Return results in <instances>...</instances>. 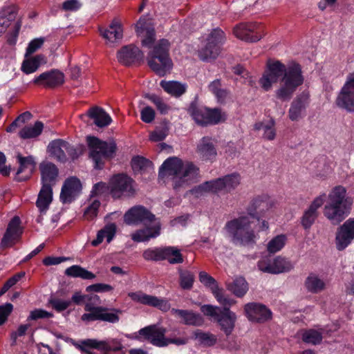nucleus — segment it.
Wrapping results in <instances>:
<instances>
[{
	"mask_svg": "<svg viewBox=\"0 0 354 354\" xmlns=\"http://www.w3.org/2000/svg\"><path fill=\"white\" fill-rule=\"evenodd\" d=\"M326 198L325 193L321 194L314 198L308 208L304 211L301 217V225L305 229H309L315 223L319 216L318 209L323 205Z\"/></svg>",
	"mask_w": 354,
	"mask_h": 354,
	"instance_id": "nucleus-18",
	"label": "nucleus"
},
{
	"mask_svg": "<svg viewBox=\"0 0 354 354\" xmlns=\"http://www.w3.org/2000/svg\"><path fill=\"white\" fill-rule=\"evenodd\" d=\"M189 113L199 125L216 124L226 120V114L220 109H208L191 106Z\"/></svg>",
	"mask_w": 354,
	"mask_h": 354,
	"instance_id": "nucleus-9",
	"label": "nucleus"
},
{
	"mask_svg": "<svg viewBox=\"0 0 354 354\" xmlns=\"http://www.w3.org/2000/svg\"><path fill=\"white\" fill-rule=\"evenodd\" d=\"M44 124L37 121L33 126H26L19 131V136L23 139L33 138L39 136L43 130Z\"/></svg>",
	"mask_w": 354,
	"mask_h": 354,
	"instance_id": "nucleus-42",
	"label": "nucleus"
},
{
	"mask_svg": "<svg viewBox=\"0 0 354 354\" xmlns=\"http://www.w3.org/2000/svg\"><path fill=\"white\" fill-rule=\"evenodd\" d=\"M244 310L247 317L251 322H264L271 318L270 310L261 304H247Z\"/></svg>",
	"mask_w": 354,
	"mask_h": 354,
	"instance_id": "nucleus-19",
	"label": "nucleus"
},
{
	"mask_svg": "<svg viewBox=\"0 0 354 354\" xmlns=\"http://www.w3.org/2000/svg\"><path fill=\"white\" fill-rule=\"evenodd\" d=\"M46 63V57L42 55H38L25 59L22 63L21 70L26 74L32 73L38 69L41 64Z\"/></svg>",
	"mask_w": 354,
	"mask_h": 354,
	"instance_id": "nucleus-40",
	"label": "nucleus"
},
{
	"mask_svg": "<svg viewBox=\"0 0 354 354\" xmlns=\"http://www.w3.org/2000/svg\"><path fill=\"white\" fill-rule=\"evenodd\" d=\"M145 97L154 104L160 114L165 115L169 111L170 106L160 96L155 94H146Z\"/></svg>",
	"mask_w": 354,
	"mask_h": 354,
	"instance_id": "nucleus-48",
	"label": "nucleus"
},
{
	"mask_svg": "<svg viewBox=\"0 0 354 354\" xmlns=\"http://www.w3.org/2000/svg\"><path fill=\"white\" fill-rule=\"evenodd\" d=\"M19 167L16 173V180L24 181L28 180L33 174L36 168V162L32 156H23L20 153L16 156Z\"/></svg>",
	"mask_w": 354,
	"mask_h": 354,
	"instance_id": "nucleus-21",
	"label": "nucleus"
},
{
	"mask_svg": "<svg viewBox=\"0 0 354 354\" xmlns=\"http://www.w3.org/2000/svg\"><path fill=\"white\" fill-rule=\"evenodd\" d=\"M336 104L349 112L354 111V73L348 75L347 80L336 99Z\"/></svg>",
	"mask_w": 354,
	"mask_h": 354,
	"instance_id": "nucleus-13",
	"label": "nucleus"
},
{
	"mask_svg": "<svg viewBox=\"0 0 354 354\" xmlns=\"http://www.w3.org/2000/svg\"><path fill=\"white\" fill-rule=\"evenodd\" d=\"M82 6L80 0H66L63 2L62 8L64 11L75 12Z\"/></svg>",
	"mask_w": 354,
	"mask_h": 354,
	"instance_id": "nucleus-58",
	"label": "nucleus"
},
{
	"mask_svg": "<svg viewBox=\"0 0 354 354\" xmlns=\"http://www.w3.org/2000/svg\"><path fill=\"white\" fill-rule=\"evenodd\" d=\"M256 24H240L237 25L233 30L234 35L236 37L250 42H255L261 39V35H252L257 29Z\"/></svg>",
	"mask_w": 354,
	"mask_h": 354,
	"instance_id": "nucleus-25",
	"label": "nucleus"
},
{
	"mask_svg": "<svg viewBox=\"0 0 354 354\" xmlns=\"http://www.w3.org/2000/svg\"><path fill=\"white\" fill-rule=\"evenodd\" d=\"M201 310L205 315L212 317L216 320L217 316L220 315V311H222L218 307L208 304L203 305L201 307Z\"/></svg>",
	"mask_w": 354,
	"mask_h": 354,
	"instance_id": "nucleus-56",
	"label": "nucleus"
},
{
	"mask_svg": "<svg viewBox=\"0 0 354 354\" xmlns=\"http://www.w3.org/2000/svg\"><path fill=\"white\" fill-rule=\"evenodd\" d=\"M124 221L127 225H136L140 223L147 225L157 222L155 215L141 205L134 206L129 209L124 215Z\"/></svg>",
	"mask_w": 354,
	"mask_h": 354,
	"instance_id": "nucleus-12",
	"label": "nucleus"
},
{
	"mask_svg": "<svg viewBox=\"0 0 354 354\" xmlns=\"http://www.w3.org/2000/svg\"><path fill=\"white\" fill-rule=\"evenodd\" d=\"M20 218L14 216L8 223L6 232L1 240V247L8 248L12 245L13 241L17 239L21 234L20 228Z\"/></svg>",
	"mask_w": 354,
	"mask_h": 354,
	"instance_id": "nucleus-27",
	"label": "nucleus"
},
{
	"mask_svg": "<svg viewBox=\"0 0 354 354\" xmlns=\"http://www.w3.org/2000/svg\"><path fill=\"white\" fill-rule=\"evenodd\" d=\"M65 274L73 277H80L83 279H93L95 275L80 266H72L65 270Z\"/></svg>",
	"mask_w": 354,
	"mask_h": 354,
	"instance_id": "nucleus-44",
	"label": "nucleus"
},
{
	"mask_svg": "<svg viewBox=\"0 0 354 354\" xmlns=\"http://www.w3.org/2000/svg\"><path fill=\"white\" fill-rule=\"evenodd\" d=\"M280 78L281 81L275 91V95L282 101H288L304 82L300 66L292 64L286 67L279 61L268 62L266 70L259 80V84L263 90L268 91Z\"/></svg>",
	"mask_w": 354,
	"mask_h": 354,
	"instance_id": "nucleus-2",
	"label": "nucleus"
},
{
	"mask_svg": "<svg viewBox=\"0 0 354 354\" xmlns=\"http://www.w3.org/2000/svg\"><path fill=\"white\" fill-rule=\"evenodd\" d=\"M77 348H78L81 351L88 354H93L91 351V349L92 348H95L104 353L112 349L118 350V348H112L109 341H99L95 339H88L82 341L80 344L77 345Z\"/></svg>",
	"mask_w": 354,
	"mask_h": 354,
	"instance_id": "nucleus-31",
	"label": "nucleus"
},
{
	"mask_svg": "<svg viewBox=\"0 0 354 354\" xmlns=\"http://www.w3.org/2000/svg\"><path fill=\"white\" fill-rule=\"evenodd\" d=\"M42 184L54 185L58 175V169L52 162H42L39 165Z\"/></svg>",
	"mask_w": 354,
	"mask_h": 354,
	"instance_id": "nucleus-35",
	"label": "nucleus"
},
{
	"mask_svg": "<svg viewBox=\"0 0 354 354\" xmlns=\"http://www.w3.org/2000/svg\"><path fill=\"white\" fill-rule=\"evenodd\" d=\"M67 149L68 142L61 139L53 140L48 146V151L50 155L58 161L62 162L67 160Z\"/></svg>",
	"mask_w": 354,
	"mask_h": 354,
	"instance_id": "nucleus-34",
	"label": "nucleus"
},
{
	"mask_svg": "<svg viewBox=\"0 0 354 354\" xmlns=\"http://www.w3.org/2000/svg\"><path fill=\"white\" fill-rule=\"evenodd\" d=\"M64 82V73L57 69L44 72L33 80L34 84L42 85L48 88L59 86L63 84Z\"/></svg>",
	"mask_w": 354,
	"mask_h": 354,
	"instance_id": "nucleus-20",
	"label": "nucleus"
},
{
	"mask_svg": "<svg viewBox=\"0 0 354 354\" xmlns=\"http://www.w3.org/2000/svg\"><path fill=\"white\" fill-rule=\"evenodd\" d=\"M276 202L267 195L258 196L254 198L248 208V214L254 219L260 216H264L271 209L275 207Z\"/></svg>",
	"mask_w": 354,
	"mask_h": 354,
	"instance_id": "nucleus-16",
	"label": "nucleus"
},
{
	"mask_svg": "<svg viewBox=\"0 0 354 354\" xmlns=\"http://www.w3.org/2000/svg\"><path fill=\"white\" fill-rule=\"evenodd\" d=\"M13 309L11 304H6L0 306V325H2L7 319Z\"/></svg>",
	"mask_w": 354,
	"mask_h": 354,
	"instance_id": "nucleus-63",
	"label": "nucleus"
},
{
	"mask_svg": "<svg viewBox=\"0 0 354 354\" xmlns=\"http://www.w3.org/2000/svg\"><path fill=\"white\" fill-rule=\"evenodd\" d=\"M224 39L223 31L218 28L213 30L208 35L204 46L198 50L199 58L205 62L215 59L220 53V45Z\"/></svg>",
	"mask_w": 354,
	"mask_h": 354,
	"instance_id": "nucleus-10",
	"label": "nucleus"
},
{
	"mask_svg": "<svg viewBox=\"0 0 354 354\" xmlns=\"http://www.w3.org/2000/svg\"><path fill=\"white\" fill-rule=\"evenodd\" d=\"M53 315L42 309H36L30 312L29 319L36 320L41 318L52 317Z\"/></svg>",
	"mask_w": 354,
	"mask_h": 354,
	"instance_id": "nucleus-64",
	"label": "nucleus"
},
{
	"mask_svg": "<svg viewBox=\"0 0 354 354\" xmlns=\"http://www.w3.org/2000/svg\"><path fill=\"white\" fill-rule=\"evenodd\" d=\"M84 310L87 313L82 315L81 319L86 322L101 321L115 324L120 321V317L122 313L119 308L95 306L91 303L85 304Z\"/></svg>",
	"mask_w": 354,
	"mask_h": 354,
	"instance_id": "nucleus-8",
	"label": "nucleus"
},
{
	"mask_svg": "<svg viewBox=\"0 0 354 354\" xmlns=\"http://www.w3.org/2000/svg\"><path fill=\"white\" fill-rule=\"evenodd\" d=\"M82 185L79 179L71 178L67 179L61 191L60 199L63 203H71L79 194Z\"/></svg>",
	"mask_w": 354,
	"mask_h": 354,
	"instance_id": "nucleus-24",
	"label": "nucleus"
},
{
	"mask_svg": "<svg viewBox=\"0 0 354 354\" xmlns=\"http://www.w3.org/2000/svg\"><path fill=\"white\" fill-rule=\"evenodd\" d=\"M258 267L263 272L277 274L290 271L294 265L288 259L279 256L274 259L272 261L268 259L259 261Z\"/></svg>",
	"mask_w": 354,
	"mask_h": 354,
	"instance_id": "nucleus-14",
	"label": "nucleus"
},
{
	"mask_svg": "<svg viewBox=\"0 0 354 354\" xmlns=\"http://www.w3.org/2000/svg\"><path fill=\"white\" fill-rule=\"evenodd\" d=\"M241 183V176L238 174L226 175L212 180L206 181L195 187L192 193L196 197L206 194H218L219 192L230 193L235 189Z\"/></svg>",
	"mask_w": 354,
	"mask_h": 354,
	"instance_id": "nucleus-6",
	"label": "nucleus"
},
{
	"mask_svg": "<svg viewBox=\"0 0 354 354\" xmlns=\"http://www.w3.org/2000/svg\"><path fill=\"white\" fill-rule=\"evenodd\" d=\"M275 122L271 119L268 123L259 122L254 124L256 130H262L263 131V137L266 140H272L276 136L274 129Z\"/></svg>",
	"mask_w": 354,
	"mask_h": 354,
	"instance_id": "nucleus-43",
	"label": "nucleus"
},
{
	"mask_svg": "<svg viewBox=\"0 0 354 354\" xmlns=\"http://www.w3.org/2000/svg\"><path fill=\"white\" fill-rule=\"evenodd\" d=\"M227 288L239 297H243L248 290V283L241 277H236L233 282L228 283Z\"/></svg>",
	"mask_w": 354,
	"mask_h": 354,
	"instance_id": "nucleus-41",
	"label": "nucleus"
},
{
	"mask_svg": "<svg viewBox=\"0 0 354 354\" xmlns=\"http://www.w3.org/2000/svg\"><path fill=\"white\" fill-rule=\"evenodd\" d=\"M354 239L345 234L344 232H341L337 230L335 237V245L338 250H344Z\"/></svg>",
	"mask_w": 354,
	"mask_h": 354,
	"instance_id": "nucleus-49",
	"label": "nucleus"
},
{
	"mask_svg": "<svg viewBox=\"0 0 354 354\" xmlns=\"http://www.w3.org/2000/svg\"><path fill=\"white\" fill-rule=\"evenodd\" d=\"M180 286L183 289H190L194 281V276L188 271L182 272L180 274Z\"/></svg>",
	"mask_w": 354,
	"mask_h": 354,
	"instance_id": "nucleus-53",
	"label": "nucleus"
},
{
	"mask_svg": "<svg viewBox=\"0 0 354 354\" xmlns=\"http://www.w3.org/2000/svg\"><path fill=\"white\" fill-rule=\"evenodd\" d=\"M213 295L219 304L223 306V308L228 307L230 308L231 306L235 304L234 300L223 295V290L221 288H219L218 291H216V293H214Z\"/></svg>",
	"mask_w": 354,
	"mask_h": 354,
	"instance_id": "nucleus-57",
	"label": "nucleus"
},
{
	"mask_svg": "<svg viewBox=\"0 0 354 354\" xmlns=\"http://www.w3.org/2000/svg\"><path fill=\"white\" fill-rule=\"evenodd\" d=\"M309 103V95L302 93L292 102L288 111V117L292 121H297L301 118Z\"/></svg>",
	"mask_w": 354,
	"mask_h": 354,
	"instance_id": "nucleus-23",
	"label": "nucleus"
},
{
	"mask_svg": "<svg viewBox=\"0 0 354 354\" xmlns=\"http://www.w3.org/2000/svg\"><path fill=\"white\" fill-rule=\"evenodd\" d=\"M198 168L192 162L177 157L167 158L159 169V178L172 182L174 189L188 185L198 176Z\"/></svg>",
	"mask_w": 354,
	"mask_h": 354,
	"instance_id": "nucleus-3",
	"label": "nucleus"
},
{
	"mask_svg": "<svg viewBox=\"0 0 354 354\" xmlns=\"http://www.w3.org/2000/svg\"><path fill=\"white\" fill-rule=\"evenodd\" d=\"M143 56V53L137 46L130 44L123 46L118 52L117 58L122 64L129 66L142 59Z\"/></svg>",
	"mask_w": 354,
	"mask_h": 354,
	"instance_id": "nucleus-22",
	"label": "nucleus"
},
{
	"mask_svg": "<svg viewBox=\"0 0 354 354\" xmlns=\"http://www.w3.org/2000/svg\"><path fill=\"white\" fill-rule=\"evenodd\" d=\"M52 187L53 185H49L48 184H42V187L39 192L38 198L36 202L37 207L41 212L46 210L52 202Z\"/></svg>",
	"mask_w": 354,
	"mask_h": 354,
	"instance_id": "nucleus-36",
	"label": "nucleus"
},
{
	"mask_svg": "<svg viewBox=\"0 0 354 354\" xmlns=\"http://www.w3.org/2000/svg\"><path fill=\"white\" fill-rule=\"evenodd\" d=\"M128 296L134 301L158 308L162 311L167 312L170 309V304L165 299H160L153 295H147L141 291L129 292Z\"/></svg>",
	"mask_w": 354,
	"mask_h": 354,
	"instance_id": "nucleus-15",
	"label": "nucleus"
},
{
	"mask_svg": "<svg viewBox=\"0 0 354 354\" xmlns=\"http://www.w3.org/2000/svg\"><path fill=\"white\" fill-rule=\"evenodd\" d=\"M160 234V224L159 222H155L154 224L149 227L138 230L131 234V236L133 241L136 242H145L150 239L156 238Z\"/></svg>",
	"mask_w": 354,
	"mask_h": 354,
	"instance_id": "nucleus-32",
	"label": "nucleus"
},
{
	"mask_svg": "<svg viewBox=\"0 0 354 354\" xmlns=\"http://www.w3.org/2000/svg\"><path fill=\"white\" fill-rule=\"evenodd\" d=\"M134 181L125 174L114 176L110 181L111 193L113 198L130 197L135 194Z\"/></svg>",
	"mask_w": 354,
	"mask_h": 354,
	"instance_id": "nucleus-11",
	"label": "nucleus"
},
{
	"mask_svg": "<svg viewBox=\"0 0 354 354\" xmlns=\"http://www.w3.org/2000/svg\"><path fill=\"white\" fill-rule=\"evenodd\" d=\"M137 36L140 38L142 46L151 50L147 55L150 68L162 77L170 73L173 63L169 56L170 42L166 39L156 41V31L149 18L141 17L136 24Z\"/></svg>",
	"mask_w": 354,
	"mask_h": 354,
	"instance_id": "nucleus-1",
	"label": "nucleus"
},
{
	"mask_svg": "<svg viewBox=\"0 0 354 354\" xmlns=\"http://www.w3.org/2000/svg\"><path fill=\"white\" fill-rule=\"evenodd\" d=\"M346 189L342 185L334 187L329 192L324 207V215L333 225L341 223L346 216Z\"/></svg>",
	"mask_w": 354,
	"mask_h": 354,
	"instance_id": "nucleus-5",
	"label": "nucleus"
},
{
	"mask_svg": "<svg viewBox=\"0 0 354 354\" xmlns=\"http://www.w3.org/2000/svg\"><path fill=\"white\" fill-rule=\"evenodd\" d=\"M199 281L206 287L209 288L212 294L216 293V291H218L219 289L216 281L205 272H201L199 273Z\"/></svg>",
	"mask_w": 354,
	"mask_h": 354,
	"instance_id": "nucleus-50",
	"label": "nucleus"
},
{
	"mask_svg": "<svg viewBox=\"0 0 354 354\" xmlns=\"http://www.w3.org/2000/svg\"><path fill=\"white\" fill-rule=\"evenodd\" d=\"M196 151L200 158L205 161H213L217 156L215 145L209 137H203L199 141Z\"/></svg>",
	"mask_w": 354,
	"mask_h": 354,
	"instance_id": "nucleus-26",
	"label": "nucleus"
},
{
	"mask_svg": "<svg viewBox=\"0 0 354 354\" xmlns=\"http://www.w3.org/2000/svg\"><path fill=\"white\" fill-rule=\"evenodd\" d=\"M166 251L163 250V248H148L143 252L142 257L147 261H162L164 260L163 254H165Z\"/></svg>",
	"mask_w": 354,
	"mask_h": 354,
	"instance_id": "nucleus-46",
	"label": "nucleus"
},
{
	"mask_svg": "<svg viewBox=\"0 0 354 354\" xmlns=\"http://www.w3.org/2000/svg\"><path fill=\"white\" fill-rule=\"evenodd\" d=\"M171 313L182 319V322L186 325L201 326L203 324V317L192 310L171 308Z\"/></svg>",
	"mask_w": 354,
	"mask_h": 354,
	"instance_id": "nucleus-33",
	"label": "nucleus"
},
{
	"mask_svg": "<svg viewBox=\"0 0 354 354\" xmlns=\"http://www.w3.org/2000/svg\"><path fill=\"white\" fill-rule=\"evenodd\" d=\"M166 329L157 325H151L139 330V334L153 345L162 347L168 345V341L165 337Z\"/></svg>",
	"mask_w": 354,
	"mask_h": 354,
	"instance_id": "nucleus-17",
	"label": "nucleus"
},
{
	"mask_svg": "<svg viewBox=\"0 0 354 354\" xmlns=\"http://www.w3.org/2000/svg\"><path fill=\"white\" fill-rule=\"evenodd\" d=\"M12 14L6 16L4 14L0 13V36L6 32L10 25V21L14 19Z\"/></svg>",
	"mask_w": 354,
	"mask_h": 354,
	"instance_id": "nucleus-60",
	"label": "nucleus"
},
{
	"mask_svg": "<svg viewBox=\"0 0 354 354\" xmlns=\"http://www.w3.org/2000/svg\"><path fill=\"white\" fill-rule=\"evenodd\" d=\"M156 116L155 111L149 106H146L140 111V118L145 123L152 122Z\"/></svg>",
	"mask_w": 354,
	"mask_h": 354,
	"instance_id": "nucleus-54",
	"label": "nucleus"
},
{
	"mask_svg": "<svg viewBox=\"0 0 354 354\" xmlns=\"http://www.w3.org/2000/svg\"><path fill=\"white\" fill-rule=\"evenodd\" d=\"M306 290L314 294L319 293L326 288L324 281L315 274H310L305 281Z\"/></svg>",
	"mask_w": 354,
	"mask_h": 354,
	"instance_id": "nucleus-39",
	"label": "nucleus"
},
{
	"mask_svg": "<svg viewBox=\"0 0 354 354\" xmlns=\"http://www.w3.org/2000/svg\"><path fill=\"white\" fill-rule=\"evenodd\" d=\"M163 250H167L163 254L164 260H167L171 264L181 263L183 258L180 251L175 247H164Z\"/></svg>",
	"mask_w": 354,
	"mask_h": 354,
	"instance_id": "nucleus-45",
	"label": "nucleus"
},
{
	"mask_svg": "<svg viewBox=\"0 0 354 354\" xmlns=\"http://www.w3.org/2000/svg\"><path fill=\"white\" fill-rule=\"evenodd\" d=\"M151 165V162L143 157L136 156L131 160V167L135 171H140Z\"/></svg>",
	"mask_w": 354,
	"mask_h": 354,
	"instance_id": "nucleus-52",
	"label": "nucleus"
},
{
	"mask_svg": "<svg viewBox=\"0 0 354 354\" xmlns=\"http://www.w3.org/2000/svg\"><path fill=\"white\" fill-rule=\"evenodd\" d=\"M86 116L91 118L94 124L100 128L107 127L112 121L110 115L99 106H93L89 109L85 115H81V118L84 119Z\"/></svg>",
	"mask_w": 354,
	"mask_h": 354,
	"instance_id": "nucleus-29",
	"label": "nucleus"
},
{
	"mask_svg": "<svg viewBox=\"0 0 354 354\" xmlns=\"http://www.w3.org/2000/svg\"><path fill=\"white\" fill-rule=\"evenodd\" d=\"M89 157L95 169H102L105 160L114 156L117 147L114 140L103 141L95 136H87Z\"/></svg>",
	"mask_w": 354,
	"mask_h": 354,
	"instance_id": "nucleus-7",
	"label": "nucleus"
},
{
	"mask_svg": "<svg viewBox=\"0 0 354 354\" xmlns=\"http://www.w3.org/2000/svg\"><path fill=\"white\" fill-rule=\"evenodd\" d=\"M49 304L58 312L66 310L71 304V301H65L59 299H50Z\"/></svg>",
	"mask_w": 354,
	"mask_h": 354,
	"instance_id": "nucleus-59",
	"label": "nucleus"
},
{
	"mask_svg": "<svg viewBox=\"0 0 354 354\" xmlns=\"http://www.w3.org/2000/svg\"><path fill=\"white\" fill-rule=\"evenodd\" d=\"M100 203L98 200H94L91 204L85 209L84 216L88 220H92L97 216Z\"/></svg>",
	"mask_w": 354,
	"mask_h": 354,
	"instance_id": "nucleus-55",
	"label": "nucleus"
},
{
	"mask_svg": "<svg viewBox=\"0 0 354 354\" xmlns=\"http://www.w3.org/2000/svg\"><path fill=\"white\" fill-rule=\"evenodd\" d=\"M287 239L283 234L277 235L271 239L267 245L270 253H275L281 250L285 245Z\"/></svg>",
	"mask_w": 354,
	"mask_h": 354,
	"instance_id": "nucleus-47",
	"label": "nucleus"
},
{
	"mask_svg": "<svg viewBox=\"0 0 354 354\" xmlns=\"http://www.w3.org/2000/svg\"><path fill=\"white\" fill-rule=\"evenodd\" d=\"M195 336L202 344L206 346H212L216 342V336L211 333L196 331Z\"/></svg>",
	"mask_w": 354,
	"mask_h": 354,
	"instance_id": "nucleus-51",
	"label": "nucleus"
},
{
	"mask_svg": "<svg viewBox=\"0 0 354 354\" xmlns=\"http://www.w3.org/2000/svg\"><path fill=\"white\" fill-rule=\"evenodd\" d=\"M216 321L225 334L230 335L235 327L236 315L228 307H225L223 308L222 311H220V315L217 316Z\"/></svg>",
	"mask_w": 354,
	"mask_h": 354,
	"instance_id": "nucleus-28",
	"label": "nucleus"
},
{
	"mask_svg": "<svg viewBox=\"0 0 354 354\" xmlns=\"http://www.w3.org/2000/svg\"><path fill=\"white\" fill-rule=\"evenodd\" d=\"M44 42L43 38H37L31 41L26 49V56L30 55L40 48Z\"/></svg>",
	"mask_w": 354,
	"mask_h": 354,
	"instance_id": "nucleus-61",
	"label": "nucleus"
},
{
	"mask_svg": "<svg viewBox=\"0 0 354 354\" xmlns=\"http://www.w3.org/2000/svg\"><path fill=\"white\" fill-rule=\"evenodd\" d=\"M297 335L304 342L313 345L319 344L323 339L322 330H301L297 333Z\"/></svg>",
	"mask_w": 354,
	"mask_h": 354,
	"instance_id": "nucleus-37",
	"label": "nucleus"
},
{
	"mask_svg": "<svg viewBox=\"0 0 354 354\" xmlns=\"http://www.w3.org/2000/svg\"><path fill=\"white\" fill-rule=\"evenodd\" d=\"M102 37L109 44H114L120 41L123 36V30L121 24L114 19L106 29H100Z\"/></svg>",
	"mask_w": 354,
	"mask_h": 354,
	"instance_id": "nucleus-30",
	"label": "nucleus"
},
{
	"mask_svg": "<svg viewBox=\"0 0 354 354\" xmlns=\"http://www.w3.org/2000/svg\"><path fill=\"white\" fill-rule=\"evenodd\" d=\"M160 85L165 92L176 97L182 95L187 89L186 84L177 81L162 80Z\"/></svg>",
	"mask_w": 354,
	"mask_h": 354,
	"instance_id": "nucleus-38",
	"label": "nucleus"
},
{
	"mask_svg": "<svg viewBox=\"0 0 354 354\" xmlns=\"http://www.w3.org/2000/svg\"><path fill=\"white\" fill-rule=\"evenodd\" d=\"M254 217L248 214L227 222L225 229L233 243L245 245L254 241Z\"/></svg>",
	"mask_w": 354,
	"mask_h": 354,
	"instance_id": "nucleus-4",
	"label": "nucleus"
},
{
	"mask_svg": "<svg viewBox=\"0 0 354 354\" xmlns=\"http://www.w3.org/2000/svg\"><path fill=\"white\" fill-rule=\"evenodd\" d=\"M337 230L344 232L346 234L354 239V219H348Z\"/></svg>",
	"mask_w": 354,
	"mask_h": 354,
	"instance_id": "nucleus-62",
	"label": "nucleus"
}]
</instances>
